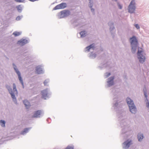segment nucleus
Returning <instances> with one entry per match:
<instances>
[{"label": "nucleus", "instance_id": "1", "mask_svg": "<svg viewBox=\"0 0 149 149\" xmlns=\"http://www.w3.org/2000/svg\"><path fill=\"white\" fill-rule=\"evenodd\" d=\"M49 94L47 89L42 90L39 95V100H47L49 97Z\"/></svg>", "mask_w": 149, "mask_h": 149}, {"label": "nucleus", "instance_id": "2", "mask_svg": "<svg viewBox=\"0 0 149 149\" xmlns=\"http://www.w3.org/2000/svg\"><path fill=\"white\" fill-rule=\"evenodd\" d=\"M137 57L141 63H143L145 61V54L144 53L142 48H139L137 53Z\"/></svg>", "mask_w": 149, "mask_h": 149}, {"label": "nucleus", "instance_id": "3", "mask_svg": "<svg viewBox=\"0 0 149 149\" xmlns=\"http://www.w3.org/2000/svg\"><path fill=\"white\" fill-rule=\"evenodd\" d=\"M131 40L130 43L132 47V52L133 53L135 52L138 45V41L136 37L133 36L130 38Z\"/></svg>", "mask_w": 149, "mask_h": 149}, {"label": "nucleus", "instance_id": "4", "mask_svg": "<svg viewBox=\"0 0 149 149\" xmlns=\"http://www.w3.org/2000/svg\"><path fill=\"white\" fill-rule=\"evenodd\" d=\"M127 101L131 112L132 113H135L136 111V109L134 104L133 101L130 98H127Z\"/></svg>", "mask_w": 149, "mask_h": 149}, {"label": "nucleus", "instance_id": "5", "mask_svg": "<svg viewBox=\"0 0 149 149\" xmlns=\"http://www.w3.org/2000/svg\"><path fill=\"white\" fill-rule=\"evenodd\" d=\"M13 91H12V89L10 88V86L7 85L6 87L7 88L8 90L9 93H10L11 97L12 98L14 99L15 98V94H17V92L16 89V86L15 84H13Z\"/></svg>", "mask_w": 149, "mask_h": 149}, {"label": "nucleus", "instance_id": "6", "mask_svg": "<svg viewBox=\"0 0 149 149\" xmlns=\"http://www.w3.org/2000/svg\"><path fill=\"white\" fill-rule=\"evenodd\" d=\"M135 1L134 0H132L128 6V11L130 13H133L136 8L135 6Z\"/></svg>", "mask_w": 149, "mask_h": 149}, {"label": "nucleus", "instance_id": "7", "mask_svg": "<svg viewBox=\"0 0 149 149\" xmlns=\"http://www.w3.org/2000/svg\"><path fill=\"white\" fill-rule=\"evenodd\" d=\"M69 11L64 10L61 12L58 15V16L59 18H63L69 15Z\"/></svg>", "mask_w": 149, "mask_h": 149}, {"label": "nucleus", "instance_id": "8", "mask_svg": "<svg viewBox=\"0 0 149 149\" xmlns=\"http://www.w3.org/2000/svg\"><path fill=\"white\" fill-rule=\"evenodd\" d=\"M66 7V4L65 3H62L56 6L54 8V10L64 8Z\"/></svg>", "mask_w": 149, "mask_h": 149}, {"label": "nucleus", "instance_id": "9", "mask_svg": "<svg viewBox=\"0 0 149 149\" xmlns=\"http://www.w3.org/2000/svg\"><path fill=\"white\" fill-rule=\"evenodd\" d=\"M28 41L26 39H21L18 41L17 43L21 46H23L28 43Z\"/></svg>", "mask_w": 149, "mask_h": 149}, {"label": "nucleus", "instance_id": "10", "mask_svg": "<svg viewBox=\"0 0 149 149\" xmlns=\"http://www.w3.org/2000/svg\"><path fill=\"white\" fill-rule=\"evenodd\" d=\"M114 79V77H111L108 79V83L109 86H110L113 84V80Z\"/></svg>", "mask_w": 149, "mask_h": 149}, {"label": "nucleus", "instance_id": "11", "mask_svg": "<svg viewBox=\"0 0 149 149\" xmlns=\"http://www.w3.org/2000/svg\"><path fill=\"white\" fill-rule=\"evenodd\" d=\"M44 72L43 67L42 66L39 65L38 66V74H42Z\"/></svg>", "mask_w": 149, "mask_h": 149}, {"label": "nucleus", "instance_id": "12", "mask_svg": "<svg viewBox=\"0 0 149 149\" xmlns=\"http://www.w3.org/2000/svg\"><path fill=\"white\" fill-rule=\"evenodd\" d=\"M131 142L132 141L131 140L130 141L128 140H127L125 142L123 143V144L125 146V148H128L129 147L130 145L131 144Z\"/></svg>", "mask_w": 149, "mask_h": 149}, {"label": "nucleus", "instance_id": "13", "mask_svg": "<svg viewBox=\"0 0 149 149\" xmlns=\"http://www.w3.org/2000/svg\"><path fill=\"white\" fill-rule=\"evenodd\" d=\"M25 107L27 109L29 108L30 107V104L29 102L27 100H25L23 102Z\"/></svg>", "mask_w": 149, "mask_h": 149}, {"label": "nucleus", "instance_id": "14", "mask_svg": "<svg viewBox=\"0 0 149 149\" xmlns=\"http://www.w3.org/2000/svg\"><path fill=\"white\" fill-rule=\"evenodd\" d=\"M16 73H17L18 76V78L20 81V82L22 84V85H23V82L22 81V77L20 75V73L19 71H16Z\"/></svg>", "mask_w": 149, "mask_h": 149}, {"label": "nucleus", "instance_id": "15", "mask_svg": "<svg viewBox=\"0 0 149 149\" xmlns=\"http://www.w3.org/2000/svg\"><path fill=\"white\" fill-rule=\"evenodd\" d=\"M94 44H92L91 45L89 46L86 47V51L89 52L90 49L93 48L94 49Z\"/></svg>", "mask_w": 149, "mask_h": 149}, {"label": "nucleus", "instance_id": "16", "mask_svg": "<svg viewBox=\"0 0 149 149\" xmlns=\"http://www.w3.org/2000/svg\"><path fill=\"white\" fill-rule=\"evenodd\" d=\"M38 117H40L42 116L43 115L42 111L41 110H38Z\"/></svg>", "mask_w": 149, "mask_h": 149}, {"label": "nucleus", "instance_id": "17", "mask_svg": "<svg viewBox=\"0 0 149 149\" xmlns=\"http://www.w3.org/2000/svg\"><path fill=\"white\" fill-rule=\"evenodd\" d=\"M143 138V136L142 134H139L138 135V138L139 141H141V140Z\"/></svg>", "mask_w": 149, "mask_h": 149}, {"label": "nucleus", "instance_id": "18", "mask_svg": "<svg viewBox=\"0 0 149 149\" xmlns=\"http://www.w3.org/2000/svg\"><path fill=\"white\" fill-rule=\"evenodd\" d=\"M21 34V32H18L17 31H15L13 33V35L14 36H15L16 37L17 36H19Z\"/></svg>", "mask_w": 149, "mask_h": 149}, {"label": "nucleus", "instance_id": "19", "mask_svg": "<svg viewBox=\"0 0 149 149\" xmlns=\"http://www.w3.org/2000/svg\"><path fill=\"white\" fill-rule=\"evenodd\" d=\"M0 123L1 126L2 127H5V122L3 120H1L0 121Z\"/></svg>", "mask_w": 149, "mask_h": 149}, {"label": "nucleus", "instance_id": "20", "mask_svg": "<svg viewBox=\"0 0 149 149\" xmlns=\"http://www.w3.org/2000/svg\"><path fill=\"white\" fill-rule=\"evenodd\" d=\"M86 33L85 31H81L80 33L81 37H84L85 36Z\"/></svg>", "mask_w": 149, "mask_h": 149}, {"label": "nucleus", "instance_id": "21", "mask_svg": "<svg viewBox=\"0 0 149 149\" xmlns=\"http://www.w3.org/2000/svg\"><path fill=\"white\" fill-rule=\"evenodd\" d=\"M29 130V129L28 128L25 129L24 131L22 132V134H24L28 132Z\"/></svg>", "mask_w": 149, "mask_h": 149}, {"label": "nucleus", "instance_id": "22", "mask_svg": "<svg viewBox=\"0 0 149 149\" xmlns=\"http://www.w3.org/2000/svg\"><path fill=\"white\" fill-rule=\"evenodd\" d=\"M49 82V80L48 79H47L45 80V81L43 83L45 86L47 85Z\"/></svg>", "mask_w": 149, "mask_h": 149}, {"label": "nucleus", "instance_id": "23", "mask_svg": "<svg viewBox=\"0 0 149 149\" xmlns=\"http://www.w3.org/2000/svg\"><path fill=\"white\" fill-rule=\"evenodd\" d=\"M17 8L18 11L19 12H21L22 10V8L20 7V6L19 5L17 6Z\"/></svg>", "mask_w": 149, "mask_h": 149}, {"label": "nucleus", "instance_id": "24", "mask_svg": "<svg viewBox=\"0 0 149 149\" xmlns=\"http://www.w3.org/2000/svg\"><path fill=\"white\" fill-rule=\"evenodd\" d=\"M37 116V111H36L33 116V117H36Z\"/></svg>", "mask_w": 149, "mask_h": 149}, {"label": "nucleus", "instance_id": "25", "mask_svg": "<svg viewBox=\"0 0 149 149\" xmlns=\"http://www.w3.org/2000/svg\"><path fill=\"white\" fill-rule=\"evenodd\" d=\"M15 1L17 2H22L24 1V0H15Z\"/></svg>", "mask_w": 149, "mask_h": 149}, {"label": "nucleus", "instance_id": "26", "mask_svg": "<svg viewBox=\"0 0 149 149\" xmlns=\"http://www.w3.org/2000/svg\"><path fill=\"white\" fill-rule=\"evenodd\" d=\"M65 149H73V148L72 146H68Z\"/></svg>", "mask_w": 149, "mask_h": 149}, {"label": "nucleus", "instance_id": "27", "mask_svg": "<svg viewBox=\"0 0 149 149\" xmlns=\"http://www.w3.org/2000/svg\"><path fill=\"white\" fill-rule=\"evenodd\" d=\"M135 26L138 29H139L140 28V27L138 24H135Z\"/></svg>", "mask_w": 149, "mask_h": 149}, {"label": "nucleus", "instance_id": "28", "mask_svg": "<svg viewBox=\"0 0 149 149\" xmlns=\"http://www.w3.org/2000/svg\"><path fill=\"white\" fill-rule=\"evenodd\" d=\"M21 19V17L20 16H18V17H17L16 18V19L17 20H20Z\"/></svg>", "mask_w": 149, "mask_h": 149}, {"label": "nucleus", "instance_id": "29", "mask_svg": "<svg viewBox=\"0 0 149 149\" xmlns=\"http://www.w3.org/2000/svg\"><path fill=\"white\" fill-rule=\"evenodd\" d=\"M111 74L110 73H106V76L107 77H108Z\"/></svg>", "mask_w": 149, "mask_h": 149}, {"label": "nucleus", "instance_id": "30", "mask_svg": "<svg viewBox=\"0 0 149 149\" xmlns=\"http://www.w3.org/2000/svg\"><path fill=\"white\" fill-rule=\"evenodd\" d=\"M118 7H119V8H120V9H121L122 8V7L121 6L120 4H119L118 5Z\"/></svg>", "mask_w": 149, "mask_h": 149}, {"label": "nucleus", "instance_id": "31", "mask_svg": "<svg viewBox=\"0 0 149 149\" xmlns=\"http://www.w3.org/2000/svg\"><path fill=\"white\" fill-rule=\"evenodd\" d=\"M37 0H29V1H32V2H33V1H37Z\"/></svg>", "mask_w": 149, "mask_h": 149}, {"label": "nucleus", "instance_id": "32", "mask_svg": "<svg viewBox=\"0 0 149 149\" xmlns=\"http://www.w3.org/2000/svg\"><path fill=\"white\" fill-rule=\"evenodd\" d=\"M145 96H146V97H147V95H146L145 93Z\"/></svg>", "mask_w": 149, "mask_h": 149}, {"label": "nucleus", "instance_id": "33", "mask_svg": "<svg viewBox=\"0 0 149 149\" xmlns=\"http://www.w3.org/2000/svg\"><path fill=\"white\" fill-rule=\"evenodd\" d=\"M15 70H16V71H18L17 70H16L15 69Z\"/></svg>", "mask_w": 149, "mask_h": 149}]
</instances>
